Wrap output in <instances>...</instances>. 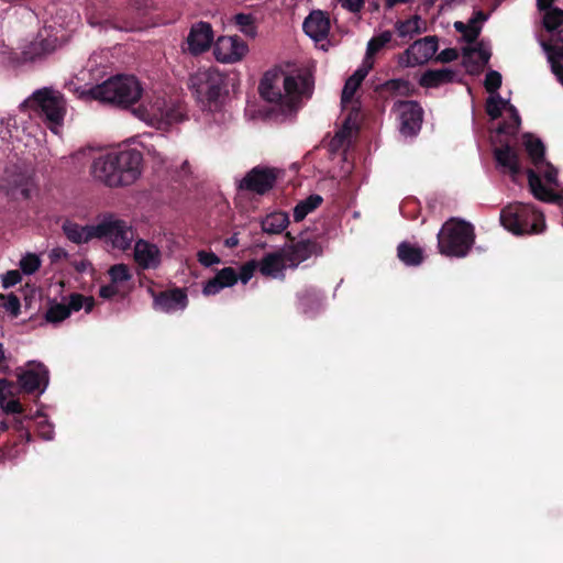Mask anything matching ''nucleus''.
Returning <instances> with one entry per match:
<instances>
[{
  "label": "nucleus",
  "instance_id": "nucleus-1",
  "mask_svg": "<svg viewBox=\"0 0 563 563\" xmlns=\"http://www.w3.org/2000/svg\"><path fill=\"white\" fill-rule=\"evenodd\" d=\"M314 89L311 73L298 70L286 73L280 68L267 70L258 85L261 97L280 106L284 111L297 110L305 99H310Z\"/></svg>",
  "mask_w": 563,
  "mask_h": 563
},
{
  "label": "nucleus",
  "instance_id": "nucleus-2",
  "mask_svg": "<svg viewBox=\"0 0 563 563\" xmlns=\"http://www.w3.org/2000/svg\"><path fill=\"white\" fill-rule=\"evenodd\" d=\"M142 162V153L135 148L111 151L93 159L91 174L111 188L129 186L140 177Z\"/></svg>",
  "mask_w": 563,
  "mask_h": 563
},
{
  "label": "nucleus",
  "instance_id": "nucleus-3",
  "mask_svg": "<svg viewBox=\"0 0 563 563\" xmlns=\"http://www.w3.org/2000/svg\"><path fill=\"white\" fill-rule=\"evenodd\" d=\"M143 89L134 76L118 75L89 90V95L103 103L129 108L142 97Z\"/></svg>",
  "mask_w": 563,
  "mask_h": 563
},
{
  "label": "nucleus",
  "instance_id": "nucleus-4",
  "mask_svg": "<svg viewBox=\"0 0 563 563\" xmlns=\"http://www.w3.org/2000/svg\"><path fill=\"white\" fill-rule=\"evenodd\" d=\"M21 108L41 118L46 123L47 128L56 133L57 129L63 125L64 122L66 100L59 91L45 87L35 90L23 101Z\"/></svg>",
  "mask_w": 563,
  "mask_h": 563
},
{
  "label": "nucleus",
  "instance_id": "nucleus-5",
  "mask_svg": "<svg viewBox=\"0 0 563 563\" xmlns=\"http://www.w3.org/2000/svg\"><path fill=\"white\" fill-rule=\"evenodd\" d=\"M475 242L474 225L459 218H451L438 234L441 254L451 257H465Z\"/></svg>",
  "mask_w": 563,
  "mask_h": 563
},
{
  "label": "nucleus",
  "instance_id": "nucleus-6",
  "mask_svg": "<svg viewBox=\"0 0 563 563\" xmlns=\"http://www.w3.org/2000/svg\"><path fill=\"white\" fill-rule=\"evenodd\" d=\"M500 223L516 235L538 234L544 231L543 213L533 207L520 202L510 203L500 211Z\"/></svg>",
  "mask_w": 563,
  "mask_h": 563
},
{
  "label": "nucleus",
  "instance_id": "nucleus-7",
  "mask_svg": "<svg viewBox=\"0 0 563 563\" xmlns=\"http://www.w3.org/2000/svg\"><path fill=\"white\" fill-rule=\"evenodd\" d=\"M189 88L203 107H217L227 88V76L218 69L198 70L189 77Z\"/></svg>",
  "mask_w": 563,
  "mask_h": 563
},
{
  "label": "nucleus",
  "instance_id": "nucleus-8",
  "mask_svg": "<svg viewBox=\"0 0 563 563\" xmlns=\"http://www.w3.org/2000/svg\"><path fill=\"white\" fill-rule=\"evenodd\" d=\"M97 239L110 242L114 249L125 251L131 247L134 240V230L124 220L118 219L112 214L103 217L96 224Z\"/></svg>",
  "mask_w": 563,
  "mask_h": 563
},
{
  "label": "nucleus",
  "instance_id": "nucleus-9",
  "mask_svg": "<svg viewBox=\"0 0 563 563\" xmlns=\"http://www.w3.org/2000/svg\"><path fill=\"white\" fill-rule=\"evenodd\" d=\"M279 176V169L257 165L241 179L239 189L264 196L275 187Z\"/></svg>",
  "mask_w": 563,
  "mask_h": 563
},
{
  "label": "nucleus",
  "instance_id": "nucleus-10",
  "mask_svg": "<svg viewBox=\"0 0 563 563\" xmlns=\"http://www.w3.org/2000/svg\"><path fill=\"white\" fill-rule=\"evenodd\" d=\"M133 113L145 122H164L172 124L183 120V114L179 109L173 104H168L164 98H156L147 106L141 104L133 109Z\"/></svg>",
  "mask_w": 563,
  "mask_h": 563
},
{
  "label": "nucleus",
  "instance_id": "nucleus-11",
  "mask_svg": "<svg viewBox=\"0 0 563 563\" xmlns=\"http://www.w3.org/2000/svg\"><path fill=\"white\" fill-rule=\"evenodd\" d=\"M48 382L49 371L40 362H29L26 367L18 373L20 389L26 394H43L48 386Z\"/></svg>",
  "mask_w": 563,
  "mask_h": 563
},
{
  "label": "nucleus",
  "instance_id": "nucleus-12",
  "mask_svg": "<svg viewBox=\"0 0 563 563\" xmlns=\"http://www.w3.org/2000/svg\"><path fill=\"white\" fill-rule=\"evenodd\" d=\"M285 236L290 242L288 246L283 249L290 268H296L311 256H321L323 254V245L317 240L301 239L295 242V238L290 232H286Z\"/></svg>",
  "mask_w": 563,
  "mask_h": 563
},
{
  "label": "nucleus",
  "instance_id": "nucleus-13",
  "mask_svg": "<svg viewBox=\"0 0 563 563\" xmlns=\"http://www.w3.org/2000/svg\"><path fill=\"white\" fill-rule=\"evenodd\" d=\"M393 110L398 114L399 130L402 135L412 136L420 131L423 110L418 101L398 100Z\"/></svg>",
  "mask_w": 563,
  "mask_h": 563
},
{
  "label": "nucleus",
  "instance_id": "nucleus-14",
  "mask_svg": "<svg viewBox=\"0 0 563 563\" xmlns=\"http://www.w3.org/2000/svg\"><path fill=\"white\" fill-rule=\"evenodd\" d=\"M249 45L239 36H220L213 47V55L220 63L234 64L243 59Z\"/></svg>",
  "mask_w": 563,
  "mask_h": 563
},
{
  "label": "nucleus",
  "instance_id": "nucleus-15",
  "mask_svg": "<svg viewBox=\"0 0 563 563\" xmlns=\"http://www.w3.org/2000/svg\"><path fill=\"white\" fill-rule=\"evenodd\" d=\"M439 47L437 36H426L411 44L401 56V64L416 66L427 63L433 57Z\"/></svg>",
  "mask_w": 563,
  "mask_h": 563
},
{
  "label": "nucleus",
  "instance_id": "nucleus-16",
  "mask_svg": "<svg viewBox=\"0 0 563 563\" xmlns=\"http://www.w3.org/2000/svg\"><path fill=\"white\" fill-rule=\"evenodd\" d=\"M213 42V30L210 23L200 21L194 24L187 36L188 51L192 55L207 52Z\"/></svg>",
  "mask_w": 563,
  "mask_h": 563
},
{
  "label": "nucleus",
  "instance_id": "nucleus-17",
  "mask_svg": "<svg viewBox=\"0 0 563 563\" xmlns=\"http://www.w3.org/2000/svg\"><path fill=\"white\" fill-rule=\"evenodd\" d=\"M188 306V296L185 289L174 288L161 291L154 297V308L163 312L184 310Z\"/></svg>",
  "mask_w": 563,
  "mask_h": 563
},
{
  "label": "nucleus",
  "instance_id": "nucleus-18",
  "mask_svg": "<svg viewBox=\"0 0 563 563\" xmlns=\"http://www.w3.org/2000/svg\"><path fill=\"white\" fill-rule=\"evenodd\" d=\"M134 260L142 269H155L161 265L162 254L157 245L140 239L134 245Z\"/></svg>",
  "mask_w": 563,
  "mask_h": 563
},
{
  "label": "nucleus",
  "instance_id": "nucleus-19",
  "mask_svg": "<svg viewBox=\"0 0 563 563\" xmlns=\"http://www.w3.org/2000/svg\"><path fill=\"white\" fill-rule=\"evenodd\" d=\"M302 29L312 40L323 41L330 32V19L323 11L314 10L305 19Z\"/></svg>",
  "mask_w": 563,
  "mask_h": 563
},
{
  "label": "nucleus",
  "instance_id": "nucleus-20",
  "mask_svg": "<svg viewBox=\"0 0 563 563\" xmlns=\"http://www.w3.org/2000/svg\"><path fill=\"white\" fill-rule=\"evenodd\" d=\"M494 158L498 166L511 176L515 177L521 173L519 155L509 143H504L499 147H496L494 150Z\"/></svg>",
  "mask_w": 563,
  "mask_h": 563
},
{
  "label": "nucleus",
  "instance_id": "nucleus-21",
  "mask_svg": "<svg viewBox=\"0 0 563 563\" xmlns=\"http://www.w3.org/2000/svg\"><path fill=\"white\" fill-rule=\"evenodd\" d=\"M239 280L238 273L233 267H224L210 278L203 286L202 292L206 296L216 295L225 287H232Z\"/></svg>",
  "mask_w": 563,
  "mask_h": 563
},
{
  "label": "nucleus",
  "instance_id": "nucleus-22",
  "mask_svg": "<svg viewBox=\"0 0 563 563\" xmlns=\"http://www.w3.org/2000/svg\"><path fill=\"white\" fill-rule=\"evenodd\" d=\"M65 236L75 244L88 243L97 239L96 224L80 225L74 221L66 220L62 225Z\"/></svg>",
  "mask_w": 563,
  "mask_h": 563
},
{
  "label": "nucleus",
  "instance_id": "nucleus-23",
  "mask_svg": "<svg viewBox=\"0 0 563 563\" xmlns=\"http://www.w3.org/2000/svg\"><path fill=\"white\" fill-rule=\"evenodd\" d=\"M375 91L382 97V98H390L395 96H404V97H410L416 93L415 86L407 79L404 78H397V79H389L385 82L378 85L375 88Z\"/></svg>",
  "mask_w": 563,
  "mask_h": 563
},
{
  "label": "nucleus",
  "instance_id": "nucleus-24",
  "mask_svg": "<svg viewBox=\"0 0 563 563\" xmlns=\"http://www.w3.org/2000/svg\"><path fill=\"white\" fill-rule=\"evenodd\" d=\"M489 58L490 53L481 46L463 48V65L470 74L479 73L488 64Z\"/></svg>",
  "mask_w": 563,
  "mask_h": 563
},
{
  "label": "nucleus",
  "instance_id": "nucleus-25",
  "mask_svg": "<svg viewBox=\"0 0 563 563\" xmlns=\"http://www.w3.org/2000/svg\"><path fill=\"white\" fill-rule=\"evenodd\" d=\"M373 67V63H366L364 62L361 67H358L353 75H351L343 87L342 95H341V102L343 106L350 103L362 85L365 77L368 75L369 70Z\"/></svg>",
  "mask_w": 563,
  "mask_h": 563
},
{
  "label": "nucleus",
  "instance_id": "nucleus-26",
  "mask_svg": "<svg viewBox=\"0 0 563 563\" xmlns=\"http://www.w3.org/2000/svg\"><path fill=\"white\" fill-rule=\"evenodd\" d=\"M288 265L284 250L266 254L258 264L260 273L267 277H277Z\"/></svg>",
  "mask_w": 563,
  "mask_h": 563
},
{
  "label": "nucleus",
  "instance_id": "nucleus-27",
  "mask_svg": "<svg viewBox=\"0 0 563 563\" xmlns=\"http://www.w3.org/2000/svg\"><path fill=\"white\" fill-rule=\"evenodd\" d=\"M16 389L14 383L7 379L0 380V405L5 413L22 415L24 412L23 406L18 399H8Z\"/></svg>",
  "mask_w": 563,
  "mask_h": 563
},
{
  "label": "nucleus",
  "instance_id": "nucleus-28",
  "mask_svg": "<svg viewBox=\"0 0 563 563\" xmlns=\"http://www.w3.org/2000/svg\"><path fill=\"white\" fill-rule=\"evenodd\" d=\"M454 77L455 71L451 69H429L421 75L419 85L424 88H437L443 84L452 82Z\"/></svg>",
  "mask_w": 563,
  "mask_h": 563
},
{
  "label": "nucleus",
  "instance_id": "nucleus-29",
  "mask_svg": "<svg viewBox=\"0 0 563 563\" xmlns=\"http://www.w3.org/2000/svg\"><path fill=\"white\" fill-rule=\"evenodd\" d=\"M0 187L5 189L7 194L13 197L16 195H20L23 199L30 197L29 179L22 174L2 178Z\"/></svg>",
  "mask_w": 563,
  "mask_h": 563
},
{
  "label": "nucleus",
  "instance_id": "nucleus-30",
  "mask_svg": "<svg viewBox=\"0 0 563 563\" xmlns=\"http://www.w3.org/2000/svg\"><path fill=\"white\" fill-rule=\"evenodd\" d=\"M397 256L407 266H418L424 258L423 250L407 241L397 246Z\"/></svg>",
  "mask_w": 563,
  "mask_h": 563
},
{
  "label": "nucleus",
  "instance_id": "nucleus-31",
  "mask_svg": "<svg viewBox=\"0 0 563 563\" xmlns=\"http://www.w3.org/2000/svg\"><path fill=\"white\" fill-rule=\"evenodd\" d=\"M289 224V216L284 211H275L267 214L261 222L263 232L267 234H279Z\"/></svg>",
  "mask_w": 563,
  "mask_h": 563
},
{
  "label": "nucleus",
  "instance_id": "nucleus-32",
  "mask_svg": "<svg viewBox=\"0 0 563 563\" xmlns=\"http://www.w3.org/2000/svg\"><path fill=\"white\" fill-rule=\"evenodd\" d=\"M323 202L320 195L312 194L306 199L300 200L294 208L292 216L295 222L302 221L309 213L318 209Z\"/></svg>",
  "mask_w": 563,
  "mask_h": 563
},
{
  "label": "nucleus",
  "instance_id": "nucleus-33",
  "mask_svg": "<svg viewBox=\"0 0 563 563\" xmlns=\"http://www.w3.org/2000/svg\"><path fill=\"white\" fill-rule=\"evenodd\" d=\"M420 21L421 18L419 15H413L407 20H398L395 23L397 35L402 40H411L415 35L421 33Z\"/></svg>",
  "mask_w": 563,
  "mask_h": 563
},
{
  "label": "nucleus",
  "instance_id": "nucleus-34",
  "mask_svg": "<svg viewBox=\"0 0 563 563\" xmlns=\"http://www.w3.org/2000/svg\"><path fill=\"white\" fill-rule=\"evenodd\" d=\"M526 150L527 153L532 162V164L536 166L537 169L542 168V164L545 163V146L543 142L540 139H532L529 137L526 141Z\"/></svg>",
  "mask_w": 563,
  "mask_h": 563
},
{
  "label": "nucleus",
  "instance_id": "nucleus-35",
  "mask_svg": "<svg viewBox=\"0 0 563 563\" xmlns=\"http://www.w3.org/2000/svg\"><path fill=\"white\" fill-rule=\"evenodd\" d=\"M393 40V33L390 31H384L376 36H373L368 43L366 48L365 60L366 63H371L369 59L373 58L380 49H383L388 43Z\"/></svg>",
  "mask_w": 563,
  "mask_h": 563
},
{
  "label": "nucleus",
  "instance_id": "nucleus-36",
  "mask_svg": "<svg viewBox=\"0 0 563 563\" xmlns=\"http://www.w3.org/2000/svg\"><path fill=\"white\" fill-rule=\"evenodd\" d=\"M233 21L245 36L254 38L257 35V26L253 14L238 13L234 15Z\"/></svg>",
  "mask_w": 563,
  "mask_h": 563
},
{
  "label": "nucleus",
  "instance_id": "nucleus-37",
  "mask_svg": "<svg viewBox=\"0 0 563 563\" xmlns=\"http://www.w3.org/2000/svg\"><path fill=\"white\" fill-rule=\"evenodd\" d=\"M507 110L509 111L510 113V118H511V122L508 123V122H501L498 128H497V133L498 134H516L520 128V124H521V118L518 113V110L516 109L515 106L510 104L508 102L507 104Z\"/></svg>",
  "mask_w": 563,
  "mask_h": 563
},
{
  "label": "nucleus",
  "instance_id": "nucleus-38",
  "mask_svg": "<svg viewBox=\"0 0 563 563\" xmlns=\"http://www.w3.org/2000/svg\"><path fill=\"white\" fill-rule=\"evenodd\" d=\"M563 25V9L552 8L544 11L543 26L548 32H554Z\"/></svg>",
  "mask_w": 563,
  "mask_h": 563
},
{
  "label": "nucleus",
  "instance_id": "nucleus-39",
  "mask_svg": "<svg viewBox=\"0 0 563 563\" xmlns=\"http://www.w3.org/2000/svg\"><path fill=\"white\" fill-rule=\"evenodd\" d=\"M508 104L507 100H504L499 93L496 96H490L486 100L485 110L492 120H497L501 117L503 108H506Z\"/></svg>",
  "mask_w": 563,
  "mask_h": 563
},
{
  "label": "nucleus",
  "instance_id": "nucleus-40",
  "mask_svg": "<svg viewBox=\"0 0 563 563\" xmlns=\"http://www.w3.org/2000/svg\"><path fill=\"white\" fill-rule=\"evenodd\" d=\"M69 316V307H67L65 303L55 302L47 309L45 319L49 323H58L67 319Z\"/></svg>",
  "mask_w": 563,
  "mask_h": 563
},
{
  "label": "nucleus",
  "instance_id": "nucleus-41",
  "mask_svg": "<svg viewBox=\"0 0 563 563\" xmlns=\"http://www.w3.org/2000/svg\"><path fill=\"white\" fill-rule=\"evenodd\" d=\"M351 132H352V129H351L350 122H349V120H346L344 122L343 126L331 139V141L329 143V150L332 153H336L338 151H340L344 146V144L349 140V137L351 136Z\"/></svg>",
  "mask_w": 563,
  "mask_h": 563
},
{
  "label": "nucleus",
  "instance_id": "nucleus-42",
  "mask_svg": "<svg viewBox=\"0 0 563 563\" xmlns=\"http://www.w3.org/2000/svg\"><path fill=\"white\" fill-rule=\"evenodd\" d=\"M109 276L112 283L122 284L132 278L129 267L125 264H115L109 268Z\"/></svg>",
  "mask_w": 563,
  "mask_h": 563
},
{
  "label": "nucleus",
  "instance_id": "nucleus-43",
  "mask_svg": "<svg viewBox=\"0 0 563 563\" xmlns=\"http://www.w3.org/2000/svg\"><path fill=\"white\" fill-rule=\"evenodd\" d=\"M41 267V260L36 254L29 253L20 261V268L25 275H32Z\"/></svg>",
  "mask_w": 563,
  "mask_h": 563
},
{
  "label": "nucleus",
  "instance_id": "nucleus-44",
  "mask_svg": "<svg viewBox=\"0 0 563 563\" xmlns=\"http://www.w3.org/2000/svg\"><path fill=\"white\" fill-rule=\"evenodd\" d=\"M501 75L497 70H489L485 76L484 86L487 92L495 93L501 86Z\"/></svg>",
  "mask_w": 563,
  "mask_h": 563
},
{
  "label": "nucleus",
  "instance_id": "nucleus-45",
  "mask_svg": "<svg viewBox=\"0 0 563 563\" xmlns=\"http://www.w3.org/2000/svg\"><path fill=\"white\" fill-rule=\"evenodd\" d=\"M128 291H123L120 289V286L114 283H110L108 285L101 286L99 289V296L103 299H111L115 296H120L124 298Z\"/></svg>",
  "mask_w": 563,
  "mask_h": 563
},
{
  "label": "nucleus",
  "instance_id": "nucleus-46",
  "mask_svg": "<svg viewBox=\"0 0 563 563\" xmlns=\"http://www.w3.org/2000/svg\"><path fill=\"white\" fill-rule=\"evenodd\" d=\"M542 173L543 178L550 186H559L558 169L548 161L542 164V168L539 169Z\"/></svg>",
  "mask_w": 563,
  "mask_h": 563
},
{
  "label": "nucleus",
  "instance_id": "nucleus-47",
  "mask_svg": "<svg viewBox=\"0 0 563 563\" xmlns=\"http://www.w3.org/2000/svg\"><path fill=\"white\" fill-rule=\"evenodd\" d=\"M4 299V296H1ZM3 307L7 311L11 313L12 317L16 318L20 314L21 303L20 299L14 294H9L5 297V301L3 302Z\"/></svg>",
  "mask_w": 563,
  "mask_h": 563
},
{
  "label": "nucleus",
  "instance_id": "nucleus-48",
  "mask_svg": "<svg viewBox=\"0 0 563 563\" xmlns=\"http://www.w3.org/2000/svg\"><path fill=\"white\" fill-rule=\"evenodd\" d=\"M560 41L562 42V45L561 46H555V45H552L550 42H545V41H542L541 42V46L542 48L548 53L549 55V60L552 63V62H556L554 59V57H558L560 59H563V37L560 38Z\"/></svg>",
  "mask_w": 563,
  "mask_h": 563
},
{
  "label": "nucleus",
  "instance_id": "nucleus-49",
  "mask_svg": "<svg viewBox=\"0 0 563 563\" xmlns=\"http://www.w3.org/2000/svg\"><path fill=\"white\" fill-rule=\"evenodd\" d=\"M258 264L256 261H249L245 264L242 265L240 273L238 274L239 279L246 284L249 280L253 277L254 272L256 271Z\"/></svg>",
  "mask_w": 563,
  "mask_h": 563
},
{
  "label": "nucleus",
  "instance_id": "nucleus-50",
  "mask_svg": "<svg viewBox=\"0 0 563 563\" xmlns=\"http://www.w3.org/2000/svg\"><path fill=\"white\" fill-rule=\"evenodd\" d=\"M197 257L198 262L205 267H210L221 262L220 257L213 252L199 251Z\"/></svg>",
  "mask_w": 563,
  "mask_h": 563
},
{
  "label": "nucleus",
  "instance_id": "nucleus-51",
  "mask_svg": "<svg viewBox=\"0 0 563 563\" xmlns=\"http://www.w3.org/2000/svg\"><path fill=\"white\" fill-rule=\"evenodd\" d=\"M21 279L22 277L19 271H9L2 278V285L4 288H10L19 284Z\"/></svg>",
  "mask_w": 563,
  "mask_h": 563
},
{
  "label": "nucleus",
  "instance_id": "nucleus-52",
  "mask_svg": "<svg viewBox=\"0 0 563 563\" xmlns=\"http://www.w3.org/2000/svg\"><path fill=\"white\" fill-rule=\"evenodd\" d=\"M86 301V297L78 292H73L69 296V303L66 305L69 307L71 311H79L84 307V302Z\"/></svg>",
  "mask_w": 563,
  "mask_h": 563
},
{
  "label": "nucleus",
  "instance_id": "nucleus-53",
  "mask_svg": "<svg viewBox=\"0 0 563 563\" xmlns=\"http://www.w3.org/2000/svg\"><path fill=\"white\" fill-rule=\"evenodd\" d=\"M341 5L350 12H360L364 7V0H339Z\"/></svg>",
  "mask_w": 563,
  "mask_h": 563
},
{
  "label": "nucleus",
  "instance_id": "nucleus-54",
  "mask_svg": "<svg viewBox=\"0 0 563 563\" xmlns=\"http://www.w3.org/2000/svg\"><path fill=\"white\" fill-rule=\"evenodd\" d=\"M459 53L456 48H445L437 57L441 63H450L457 59Z\"/></svg>",
  "mask_w": 563,
  "mask_h": 563
},
{
  "label": "nucleus",
  "instance_id": "nucleus-55",
  "mask_svg": "<svg viewBox=\"0 0 563 563\" xmlns=\"http://www.w3.org/2000/svg\"><path fill=\"white\" fill-rule=\"evenodd\" d=\"M38 434L42 439L46 441L52 440L54 437L53 426L47 421L41 422L38 424Z\"/></svg>",
  "mask_w": 563,
  "mask_h": 563
},
{
  "label": "nucleus",
  "instance_id": "nucleus-56",
  "mask_svg": "<svg viewBox=\"0 0 563 563\" xmlns=\"http://www.w3.org/2000/svg\"><path fill=\"white\" fill-rule=\"evenodd\" d=\"M479 33H481V29L478 26H475V25L467 26L466 32L463 34L464 40L467 43H473L477 40Z\"/></svg>",
  "mask_w": 563,
  "mask_h": 563
},
{
  "label": "nucleus",
  "instance_id": "nucleus-57",
  "mask_svg": "<svg viewBox=\"0 0 563 563\" xmlns=\"http://www.w3.org/2000/svg\"><path fill=\"white\" fill-rule=\"evenodd\" d=\"M552 71L558 77L559 81L563 85V65L559 62H552Z\"/></svg>",
  "mask_w": 563,
  "mask_h": 563
},
{
  "label": "nucleus",
  "instance_id": "nucleus-58",
  "mask_svg": "<svg viewBox=\"0 0 563 563\" xmlns=\"http://www.w3.org/2000/svg\"><path fill=\"white\" fill-rule=\"evenodd\" d=\"M67 252L64 250V249H60V247H56V249H53L51 254H49V257L53 262L57 261V260H60L63 257H67Z\"/></svg>",
  "mask_w": 563,
  "mask_h": 563
},
{
  "label": "nucleus",
  "instance_id": "nucleus-59",
  "mask_svg": "<svg viewBox=\"0 0 563 563\" xmlns=\"http://www.w3.org/2000/svg\"><path fill=\"white\" fill-rule=\"evenodd\" d=\"M554 0H537V7L540 11H548L552 9Z\"/></svg>",
  "mask_w": 563,
  "mask_h": 563
},
{
  "label": "nucleus",
  "instance_id": "nucleus-60",
  "mask_svg": "<svg viewBox=\"0 0 563 563\" xmlns=\"http://www.w3.org/2000/svg\"><path fill=\"white\" fill-rule=\"evenodd\" d=\"M95 307L93 297H86V301L84 302V309L87 313L91 312Z\"/></svg>",
  "mask_w": 563,
  "mask_h": 563
},
{
  "label": "nucleus",
  "instance_id": "nucleus-61",
  "mask_svg": "<svg viewBox=\"0 0 563 563\" xmlns=\"http://www.w3.org/2000/svg\"><path fill=\"white\" fill-rule=\"evenodd\" d=\"M386 9H393L397 4L408 3L410 0H384Z\"/></svg>",
  "mask_w": 563,
  "mask_h": 563
},
{
  "label": "nucleus",
  "instance_id": "nucleus-62",
  "mask_svg": "<svg viewBox=\"0 0 563 563\" xmlns=\"http://www.w3.org/2000/svg\"><path fill=\"white\" fill-rule=\"evenodd\" d=\"M147 0H131V5L135 7L137 10H141L142 7H146Z\"/></svg>",
  "mask_w": 563,
  "mask_h": 563
},
{
  "label": "nucleus",
  "instance_id": "nucleus-63",
  "mask_svg": "<svg viewBox=\"0 0 563 563\" xmlns=\"http://www.w3.org/2000/svg\"><path fill=\"white\" fill-rule=\"evenodd\" d=\"M454 27L457 32L465 33L467 30V25H465L463 22L457 21L454 23Z\"/></svg>",
  "mask_w": 563,
  "mask_h": 563
},
{
  "label": "nucleus",
  "instance_id": "nucleus-64",
  "mask_svg": "<svg viewBox=\"0 0 563 563\" xmlns=\"http://www.w3.org/2000/svg\"><path fill=\"white\" fill-rule=\"evenodd\" d=\"M239 244V239L236 236H231L225 240V245L229 247H234Z\"/></svg>",
  "mask_w": 563,
  "mask_h": 563
}]
</instances>
